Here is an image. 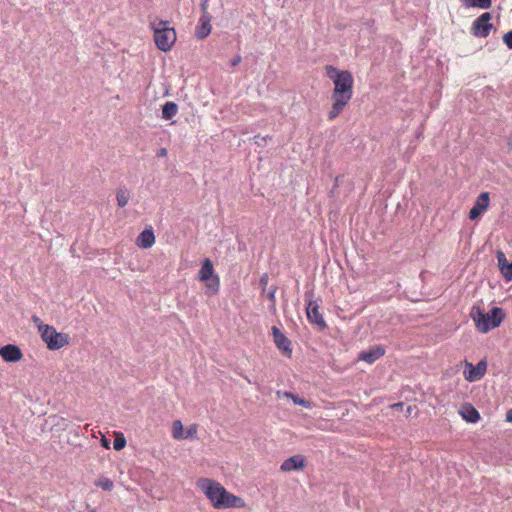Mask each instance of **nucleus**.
<instances>
[{
	"mask_svg": "<svg viewBox=\"0 0 512 512\" xmlns=\"http://www.w3.org/2000/svg\"><path fill=\"white\" fill-rule=\"evenodd\" d=\"M197 487L215 509L225 510L244 508L246 506L243 498L228 492L223 485L215 480L200 478L197 480Z\"/></svg>",
	"mask_w": 512,
	"mask_h": 512,
	"instance_id": "obj_1",
	"label": "nucleus"
},
{
	"mask_svg": "<svg viewBox=\"0 0 512 512\" xmlns=\"http://www.w3.org/2000/svg\"><path fill=\"white\" fill-rule=\"evenodd\" d=\"M332 92L333 105L328 113V119L333 120L339 116L353 96V77L349 71H341L337 79H334Z\"/></svg>",
	"mask_w": 512,
	"mask_h": 512,
	"instance_id": "obj_2",
	"label": "nucleus"
},
{
	"mask_svg": "<svg viewBox=\"0 0 512 512\" xmlns=\"http://www.w3.org/2000/svg\"><path fill=\"white\" fill-rule=\"evenodd\" d=\"M470 317L475 322V326L479 332L488 333L500 326L505 318V312L500 307H492L488 312H485L481 307L473 306Z\"/></svg>",
	"mask_w": 512,
	"mask_h": 512,
	"instance_id": "obj_3",
	"label": "nucleus"
},
{
	"mask_svg": "<svg viewBox=\"0 0 512 512\" xmlns=\"http://www.w3.org/2000/svg\"><path fill=\"white\" fill-rule=\"evenodd\" d=\"M168 24L167 21L163 20L151 23L156 47L164 52L169 51L176 41V32L174 28L169 27Z\"/></svg>",
	"mask_w": 512,
	"mask_h": 512,
	"instance_id": "obj_4",
	"label": "nucleus"
},
{
	"mask_svg": "<svg viewBox=\"0 0 512 512\" xmlns=\"http://www.w3.org/2000/svg\"><path fill=\"white\" fill-rule=\"evenodd\" d=\"M39 332L42 340L50 350L61 349L69 343V336L65 333L57 332L53 326L39 325Z\"/></svg>",
	"mask_w": 512,
	"mask_h": 512,
	"instance_id": "obj_5",
	"label": "nucleus"
},
{
	"mask_svg": "<svg viewBox=\"0 0 512 512\" xmlns=\"http://www.w3.org/2000/svg\"><path fill=\"white\" fill-rule=\"evenodd\" d=\"M198 279L202 282H207L212 279V282L207 284V288L214 294L219 290V277L214 275L213 263L209 258H205L202 262L201 268L198 272Z\"/></svg>",
	"mask_w": 512,
	"mask_h": 512,
	"instance_id": "obj_6",
	"label": "nucleus"
},
{
	"mask_svg": "<svg viewBox=\"0 0 512 512\" xmlns=\"http://www.w3.org/2000/svg\"><path fill=\"white\" fill-rule=\"evenodd\" d=\"M491 19L492 15L490 12H485L481 14L478 18L474 20L472 24V34L475 37L486 38L493 29V25L490 23Z\"/></svg>",
	"mask_w": 512,
	"mask_h": 512,
	"instance_id": "obj_7",
	"label": "nucleus"
},
{
	"mask_svg": "<svg viewBox=\"0 0 512 512\" xmlns=\"http://www.w3.org/2000/svg\"><path fill=\"white\" fill-rule=\"evenodd\" d=\"M465 371L464 378L468 382H475L482 379L487 370V362L486 360H480L476 365L465 361Z\"/></svg>",
	"mask_w": 512,
	"mask_h": 512,
	"instance_id": "obj_8",
	"label": "nucleus"
},
{
	"mask_svg": "<svg viewBox=\"0 0 512 512\" xmlns=\"http://www.w3.org/2000/svg\"><path fill=\"white\" fill-rule=\"evenodd\" d=\"M271 331L276 347L283 355L290 357L292 354L291 341L278 327L273 326Z\"/></svg>",
	"mask_w": 512,
	"mask_h": 512,
	"instance_id": "obj_9",
	"label": "nucleus"
},
{
	"mask_svg": "<svg viewBox=\"0 0 512 512\" xmlns=\"http://www.w3.org/2000/svg\"><path fill=\"white\" fill-rule=\"evenodd\" d=\"M489 193L482 192L474 202L472 208L469 211V219L476 220L483 212L489 207Z\"/></svg>",
	"mask_w": 512,
	"mask_h": 512,
	"instance_id": "obj_10",
	"label": "nucleus"
},
{
	"mask_svg": "<svg viewBox=\"0 0 512 512\" xmlns=\"http://www.w3.org/2000/svg\"><path fill=\"white\" fill-rule=\"evenodd\" d=\"M306 313L308 320L317 325L321 330L326 328V322L322 316V314L319 312V305L316 301H308L306 306Z\"/></svg>",
	"mask_w": 512,
	"mask_h": 512,
	"instance_id": "obj_11",
	"label": "nucleus"
},
{
	"mask_svg": "<svg viewBox=\"0 0 512 512\" xmlns=\"http://www.w3.org/2000/svg\"><path fill=\"white\" fill-rule=\"evenodd\" d=\"M211 15H201L195 29V36L199 40L205 39L211 33Z\"/></svg>",
	"mask_w": 512,
	"mask_h": 512,
	"instance_id": "obj_12",
	"label": "nucleus"
},
{
	"mask_svg": "<svg viewBox=\"0 0 512 512\" xmlns=\"http://www.w3.org/2000/svg\"><path fill=\"white\" fill-rule=\"evenodd\" d=\"M499 271L506 281L512 280V261L509 262L506 255L501 250L496 253Z\"/></svg>",
	"mask_w": 512,
	"mask_h": 512,
	"instance_id": "obj_13",
	"label": "nucleus"
},
{
	"mask_svg": "<svg viewBox=\"0 0 512 512\" xmlns=\"http://www.w3.org/2000/svg\"><path fill=\"white\" fill-rule=\"evenodd\" d=\"M385 354V348L382 345H376L359 354V360L372 364Z\"/></svg>",
	"mask_w": 512,
	"mask_h": 512,
	"instance_id": "obj_14",
	"label": "nucleus"
},
{
	"mask_svg": "<svg viewBox=\"0 0 512 512\" xmlns=\"http://www.w3.org/2000/svg\"><path fill=\"white\" fill-rule=\"evenodd\" d=\"M0 356L6 362H17L22 358V352L18 346L7 344L0 348Z\"/></svg>",
	"mask_w": 512,
	"mask_h": 512,
	"instance_id": "obj_15",
	"label": "nucleus"
},
{
	"mask_svg": "<svg viewBox=\"0 0 512 512\" xmlns=\"http://www.w3.org/2000/svg\"><path fill=\"white\" fill-rule=\"evenodd\" d=\"M305 467L304 456L298 454L284 460L280 466L281 471L290 472L293 470H300Z\"/></svg>",
	"mask_w": 512,
	"mask_h": 512,
	"instance_id": "obj_16",
	"label": "nucleus"
},
{
	"mask_svg": "<svg viewBox=\"0 0 512 512\" xmlns=\"http://www.w3.org/2000/svg\"><path fill=\"white\" fill-rule=\"evenodd\" d=\"M154 243L155 235L151 228L143 230L136 239L137 246L142 249H148L152 247Z\"/></svg>",
	"mask_w": 512,
	"mask_h": 512,
	"instance_id": "obj_17",
	"label": "nucleus"
},
{
	"mask_svg": "<svg viewBox=\"0 0 512 512\" xmlns=\"http://www.w3.org/2000/svg\"><path fill=\"white\" fill-rule=\"evenodd\" d=\"M460 415L468 423H476L480 420V413L471 404H465L460 410Z\"/></svg>",
	"mask_w": 512,
	"mask_h": 512,
	"instance_id": "obj_18",
	"label": "nucleus"
},
{
	"mask_svg": "<svg viewBox=\"0 0 512 512\" xmlns=\"http://www.w3.org/2000/svg\"><path fill=\"white\" fill-rule=\"evenodd\" d=\"M178 112V106L175 102L168 101L162 107V118L165 120L172 119Z\"/></svg>",
	"mask_w": 512,
	"mask_h": 512,
	"instance_id": "obj_19",
	"label": "nucleus"
},
{
	"mask_svg": "<svg viewBox=\"0 0 512 512\" xmlns=\"http://www.w3.org/2000/svg\"><path fill=\"white\" fill-rule=\"evenodd\" d=\"M462 4L466 8L489 9L492 2L491 0H462Z\"/></svg>",
	"mask_w": 512,
	"mask_h": 512,
	"instance_id": "obj_20",
	"label": "nucleus"
},
{
	"mask_svg": "<svg viewBox=\"0 0 512 512\" xmlns=\"http://www.w3.org/2000/svg\"><path fill=\"white\" fill-rule=\"evenodd\" d=\"M95 486L103 489L104 491H112L114 488V483L111 479L105 476H101L98 478L97 481H95Z\"/></svg>",
	"mask_w": 512,
	"mask_h": 512,
	"instance_id": "obj_21",
	"label": "nucleus"
},
{
	"mask_svg": "<svg viewBox=\"0 0 512 512\" xmlns=\"http://www.w3.org/2000/svg\"><path fill=\"white\" fill-rule=\"evenodd\" d=\"M129 198H130V193H129L128 189L122 188L117 191L116 199H117V204L120 207H125L129 202Z\"/></svg>",
	"mask_w": 512,
	"mask_h": 512,
	"instance_id": "obj_22",
	"label": "nucleus"
},
{
	"mask_svg": "<svg viewBox=\"0 0 512 512\" xmlns=\"http://www.w3.org/2000/svg\"><path fill=\"white\" fill-rule=\"evenodd\" d=\"M285 396L291 398L295 405L303 406L305 408H311L310 402L304 398H300L298 395H295L291 392H285Z\"/></svg>",
	"mask_w": 512,
	"mask_h": 512,
	"instance_id": "obj_23",
	"label": "nucleus"
},
{
	"mask_svg": "<svg viewBox=\"0 0 512 512\" xmlns=\"http://www.w3.org/2000/svg\"><path fill=\"white\" fill-rule=\"evenodd\" d=\"M326 74L334 82V79H337L338 75H341V71L333 66H327Z\"/></svg>",
	"mask_w": 512,
	"mask_h": 512,
	"instance_id": "obj_24",
	"label": "nucleus"
},
{
	"mask_svg": "<svg viewBox=\"0 0 512 512\" xmlns=\"http://www.w3.org/2000/svg\"><path fill=\"white\" fill-rule=\"evenodd\" d=\"M182 435V423L181 421L177 420L173 423V437L179 438Z\"/></svg>",
	"mask_w": 512,
	"mask_h": 512,
	"instance_id": "obj_25",
	"label": "nucleus"
},
{
	"mask_svg": "<svg viewBox=\"0 0 512 512\" xmlns=\"http://www.w3.org/2000/svg\"><path fill=\"white\" fill-rule=\"evenodd\" d=\"M126 445V440L125 438L122 436V437H116L114 439V442H113V447L115 450L119 451V450H122Z\"/></svg>",
	"mask_w": 512,
	"mask_h": 512,
	"instance_id": "obj_26",
	"label": "nucleus"
},
{
	"mask_svg": "<svg viewBox=\"0 0 512 512\" xmlns=\"http://www.w3.org/2000/svg\"><path fill=\"white\" fill-rule=\"evenodd\" d=\"M503 42L509 49H512V30L504 34Z\"/></svg>",
	"mask_w": 512,
	"mask_h": 512,
	"instance_id": "obj_27",
	"label": "nucleus"
},
{
	"mask_svg": "<svg viewBox=\"0 0 512 512\" xmlns=\"http://www.w3.org/2000/svg\"><path fill=\"white\" fill-rule=\"evenodd\" d=\"M208 2H209V0H201V3H200L201 15H210L208 12Z\"/></svg>",
	"mask_w": 512,
	"mask_h": 512,
	"instance_id": "obj_28",
	"label": "nucleus"
},
{
	"mask_svg": "<svg viewBox=\"0 0 512 512\" xmlns=\"http://www.w3.org/2000/svg\"><path fill=\"white\" fill-rule=\"evenodd\" d=\"M242 61L241 55H236L233 57V59L230 61L231 66H237Z\"/></svg>",
	"mask_w": 512,
	"mask_h": 512,
	"instance_id": "obj_29",
	"label": "nucleus"
},
{
	"mask_svg": "<svg viewBox=\"0 0 512 512\" xmlns=\"http://www.w3.org/2000/svg\"><path fill=\"white\" fill-rule=\"evenodd\" d=\"M506 421L512 423V408L506 412Z\"/></svg>",
	"mask_w": 512,
	"mask_h": 512,
	"instance_id": "obj_30",
	"label": "nucleus"
},
{
	"mask_svg": "<svg viewBox=\"0 0 512 512\" xmlns=\"http://www.w3.org/2000/svg\"><path fill=\"white\" fill-rule=\"evenodd\" d=\"M158 156H166L167 155V150L165 148H161L157 154Z\"/></svg>",
	"mask_w": 512,
	"mask_h": 512,
	"instance_id": "obj_31",
	"label": "nucleus"
},
{
	"mask_svg": "<svg viewBox=\"0 0 512 512\" xmlns=\"http://www.w3.org/2000/svg\"><path fill=\"white\" fill-rule=\"evenodd\" d=\"M32 320H33L34 323L38 324V326L41 325L40 324L41 321H40V318L38 316L34 315L32 317Z\"/></svg>",
	"mask_w": 512,
	"mask_h": 512,
	"instance_id": "obj_32",
	"label": "nucleus"
},
{
	"mask_svg": "<svg viewBox=\"0 0 512 512\" xmlns=\"http://www.w3.org/2000/svg\"><path fill=\"white\" fill-rule=\"evenodd\" d=\"M269 299L274 301L275 300V290L269 293Z\"/></svg>",
	"mask_w": 512,
	"mask_h": 512,
	"instance_id": "obj_33",
	"label": "nucleus"
},
{
	"mask_svg": "<svg viewBox=\"0 0 512 512\" xmlns=\"http://www.w3.org/2000/svg\"><path fill=\"white\" fill-rule=\"evenodd\" d=\"M267 278H268L267 274L263 275V276L261 277V279H260L261 284L266 283Z\"/></svg>",
	"mask_w": 512,
	"mask_h": 512,
	"instance_id": "obj_34",
	"label": "nucleus"
},
{
	"mask_svg": "<svg viewBox=\"0 0 512 512\" xmlns=\"http://www.w3.org/2000/svg\"><path fill=\"white\" fill-rule=\"evenodd\" d=\"M267 138H270V137H269V136H267V137H262V140H263V141H266V139H267Z\"/></svg>",
	"mask_w": 512,
	"mask_h": 512,
	"instance_id": "obj_35",
	"label": "nucleus"
},
{
	"mask_svg": "<svg viewBox=\"0 0 512 512\" xmlns=\"http://www.w3.org/2000/svg\"><path fill=\"white\" fill-rule=\"evenodd\" d=\"M89 512H96V511H95V510H91V511H89Z\"/></svg>",
	"mask_w": 512,
	"mask_h": 512,
	"instance_id": "obj_36",
	"label": "nucleus"
}]
</instances>
